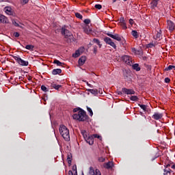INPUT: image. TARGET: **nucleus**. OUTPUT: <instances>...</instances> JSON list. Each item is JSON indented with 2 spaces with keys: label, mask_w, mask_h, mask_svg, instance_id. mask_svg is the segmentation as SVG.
Returning a JSON list of instances; mask_svg holds the SVG:
<instances>
[{
  "label": "nucleus",
  "mask_w": 175,
  "mask_h": 175,
  "mask_svg": "<svg viewBox=\"0 0 175 175\" xmlns=\"http://www.w3.org/2000/svg\"><path fill=\"white\" fill-rule=\"evenodd\" d=\"M93 42H94V43H96L98 44V46H99L100 48L102 47V45L100 44V41H99V40H98L96 38H94Z\"/></svg>",
  "instance_id": "obj_25"
},
{
  "label": "nucleus",
  "mask_w": 175,
  "mask_h": 175,
  "mask_svg": "<svg viewBox=\"0 0 175 175\" xmlns=\"http://www.w3.org/2000/svg\"><path fill=\"white\" fill-rule=\"evenodd\" d=\"M89 175H101V174H100V171H99V170H94V167H90Z\"/></svg>",
  "instance_id": "obj_10"
},
{
  "label": "nucleus",
  "mask_w": 175,
  "mask_h": 175,
  "mask_svg": "<svg viewBox=\"0 0 175 175\" xmlns=\"http://www.w3.org/2000/svg\"><path fill=\"white\" fill-rule=\"evenodd\" d=\"M85 61H87V57H85V56L81 57L78 61L79 66H83V64H85Z\"/></svg>",
  "instance_id": "obj_13"
},
{
  "label": "nucleus",
  "mask_w": 175,
  "mask_h": 175,
  "mask_svg": "<svg viewBox=\"0 0 175 175\" xmlns=\"http://www.w3.org/2000/svg\"><path fill=\"white\" fill-rule=\"evenodd\" d=\"M159 1V0H152V1L150 3L151 9H155V8H157Z\"/></svg>",
  "instance_id": "obj_19"
},
{
  "label": "nucleus",
  "mask_w": 175,
  "mask_h": 175,
  "mask_svg": "<svg viewBox=\"0 0 175 175\" xmlns=\"http://www.w3.org/2000/svg\"><path fill=\"white\" fill-rule=\"evenodd\" d=\"M83 53H84V47H81L75 51V53L72 54V57L77 58V57H80L81 54H83Z\"/></svg>",
  "instance_id": "obj_5"
},
{
  "label": "nucleus",
  "mask_w": 175,
  "mask_h": 175,
  "mask_svg": "<svg viewBox=\"0 0 175 175\" xmlns=\"http://www.w3.org/2000/svg\"><path fill=\"white\" fill-rule=\"evenodd\" d=\"M61 32L62 35H64L65 38L67 39V43L75 42V37H73V34H72L69 30L63 27Z\"/></svg>",
  "instance_id": "obj_2"
},
{
  "label": "nucleus",
  "mask_w": 175,
  "mask_h": 175,
  "mask_svg": "<svg viewBox=\"0 0 175 175\" xmlns=\"http://www.w3.org/2000/svg\"><path fill=\"white\" fill-rule=\"evenodd\" d=\"M88 111H89L90 113V116H91V117H92V116H94V112H92V109H91V108L90 107H87Z\"/></svg>",
  "instance_id": "obj_35"
},
{
  "label": "nucleus",
  "mask_w": 175,
  "mask_h": 175,
  "mask_svg": "<svg viewBox=\"0 0 175 175\" xmlns=\"http://www.w3.org/2000/svg\"><path fill=\"white\" fill-rule=\"evenodd\" d=\"M93 137H95V138H97V139H99L100 140H102V137L99 135H97V134H94L92 135Z\"/></svg>",
  "instance_id": "obj_36"
},
{
  "label": "nucleus",
  "mask_w": 175,
  "mask_h": 175,
  "mask_svg": "<svg viewBox=\"0 0 175 175\" xmlns=\"http://www.w3.org/2000/svg\"><path fill=\"white\" fill-rule=\"evenodd\" d=\"M139 107H141V109H142V110H144V111H146V110H147V106H146V105L139 104Z\"/></svg>",
  "instance_id": "obj_33"
},
{
  "label": "nucleus",
  "mask_w": 175,
  "mask_h": 175,
  "mask_svg": "<svg viewBox=\"0 0 175 175\" xmlns=\"http://www.w3.org/2000/svg\"><path fill=\"white\" fill-rule=\"evenodd\" d=\"M118 95H122V92H118Z\"/></svg>",
  "instance_id": "obj_52"
},
{
  "label": "nucleus",
  "mask_w": 175,
  "mask_h": 175,
  "mask_svg": "<svg viewBox=\"0 0 175 175\" xmlns=\"http://www.w3.org/2000/svg\"><path fill=\"white\" fill-rule=\"evenodd\" d=\"M172 169H175V164L172 165Z\"/></svg>",
  "instance_id": "obj_54"
},
{
  "label": "nucleus",
  "mask_w": 175,
  "mask_h": 175,
  "mask_svg": "<svg viewBox=\"0 0 175 175\" xmlns=\"http://www.w3.org/2000/svg\"><path fill=\"white\" fill-rule=\"evenodd\" d=\"M107 36H109V38H111L112 39H115V40H118V42H121L122 40L121 36H120L119 34L113 35L110 33H107Z\"/></svg>",
  "instance_id": "obj_8"
},
{
  "label": "nucleus",
  "mask_w": 175,
  "mask_h": 175,
  "mask_svg": "<svg viewBox=\"0 0 175 175\" xmlns=\"http://www.w3.org/2000/svg\"><path fill=\"white\" fill-rule=\"evenodd\" d=\"M85 141L90 146H92L94 144V137L92 135L88 136V137L86 138Z\"/></svg>",
  "instance_id": "obj_15"
},
{
  "label": "nucleus",
  "mask_w": 175,
  "mask_h": 175,
  "mask_svg": "<svg viewBox=\"0 0 175 175\" xmlns=\"http://www.w3.org/2000/svg\"><path fill=\"white\" fill-rule=\"evenodd\" d=\"M53 64H57V66H62L63 63L59 62V60L55 59Z\"/></svg>",
  "instance_id": "obj_28"
},
{
  "label": "nucleus",
  "mask_w": 175,
  "mask_h": 175,
  "mask_svg": "<svg viewBox=\"0 0 175 175\" xmlns=\"http://www.w3.org/2000/svg\"><path fill=\"white\" fill-rule=\"evenodd\" d=\"M59 132L62 136V137L66 140V142H68V140H70V135H69V129L66 128V126L62 125L59 129Z\"/></svg>",
  "instance_id": "obj_3"
},
{
  "label": "nucleus",
  "mask_w": 175,
  "mask_h": 175,
  "mask_svg": "<svg viewBox=\"0 0 175 175\" xmlns=\"http://www.w3.org/2000/svg\"><path fill=\"white\" fill-rule=\"evenodd\" d=\"M62 70L59 69V68H57V69H54L52 71V74L53 75H59V73H62Z\"/></svg>",
  "instance_id": "obj_22"
},
{
  "label": "nucleus",
  "mask_w": 175,
  "mask_h": 175,
  "mask_svg": "<svg viewBox=\"0 0 175 175\" xmlns=\"http://www.w3.org/2000/svg\"><path fill=\"white\" fill-rule=\"evenodd\" d=\"M122 92L126 94V95H135V90L132 89H126L125 88L122 89Z\"/></svg>",
  "instance_id": "obj_7"
},
{
  "label": "nucleus",
  "mask_w": 175,
  "mask_h": 175,
  "mask_svg": "<svg viewBox=\"0 0 175 175\" xmlns=\"http://www.w3.org/2000/svg\"><path fill=\"white\" fill-rule=\"evenodd\" d=\"M164 172H165L164 175H167L168 173H170V172H172V171H171V170H167L166 169H165Z\"/></svg>",
  "instance_id": "obj_43"
},
{
  "label": "nucleus",
  "mask_w": 175,
  "mask_h": 175,
  "mask_svg": "<svg viewBox=\"0 0 175 175\" xmlns=\"http://www.w3.org/2000/svg\"><path fill=\"white\" fill-rule=\"evenodd\" d=\"M167 24L169 31H174L175 27L174 23L172 22V21H167Z\"/></svg>",
  "instance_id": "obj_11"
},
{
  "label": "nucleus",
  "mask_w": 175,
  "mask_h": 175,
  "mask_svg": "<svg viewBox=\"0 0 175 175\" xmlns=\"http://www.w3.org/2000/svg\"><path fill=\"white\" fill-rule=\"evenodd\" d=\"M170 166V164H167V165H166V167H169Z\"/></svg>",
  "instance_id": "obj_55"
},
{
  "label": "nucleus",
  "mask_w": 175,
  "mask_h": 175,
  "mask_svg": "<svg viewBox=\"0 0 175 175\" xmlns=\"http://www.w3.org/2000/svg\"><path fill=\"white\" fill-rule=\"evenodd\" d=\"M3 0H0V2H3Z\"/></svg>",
  "instance_id": "obj_58"
},
{
  "label": "nucleus",
  "mask_w": 175,
  "mask_h": 175,
  "mask_svg": "<svg viewBox=\"0 0 175 175\" xmlns=\"http://www.w3.org/2000/svg\"><path fill=\"white\" fill-rule=\"evenodd\" d=\"M165 83H170V79H169V78H165Z\"/></svg>",
  "instance_id": "obj_49"
},
{
  "label": "nucleus",
  "mask_w": 175,
  "mask_h": 175,
  "mask_svg": "<svg viewBox=\"0 0 175 175\" xmlns=\"http://www.w3.org/2000/svg\"><path fill=\"white\" fill-rule=\"evenodd\" d=\"M83 29V32H85V33H87V35H90V33L92 32V29L90 28V26H85Z\"/></svg>",
  "instance_id": "obj_14"
},
{
  "label": "nucleus",
  "mask_w": 175,
  "mask_h": 175,
  "mask_svg": "<svg viewBox=\"0 0 175 175\" xmlns=\"http://www.w3.org/2000/svg\"><path fill=\"white\" fill-rule=\"evenodd\" d=\"M33 45H27L25 46V49H27V50H31L33 51Z\"/></svg>",
  "instance_id": "obj_32"
},
{
  "label": "nucleus",
  "mask_w": 175,
  "mask_h": 175,
  "mask_svg": "<svg viewBox=\"0 0 175 175\" xmlns=\"http://www.w3.org/2000/svg\"><path fill=\"white\" fill-rule=\"evenodd\" d=\"M87 85H88L89 87L92 88V85L91 84H90V83H87Z\"/></svg>",
  "instance_id": "obj_53"
},
{
  "label": "nucleus",
  "mask_w": 175,
  "mask_h": 175,
  "mask_svg": "<svg viewBox=\"0 0 175 175\" xmlns=\"http://www.w3.org/2000/svg\"><path fill=\"white\" fill-rule=\"evenodd\" d=\"M73 111L74 113H76L78 111V113H75L72 115L73 119L77 120V121H85L87 118H88L87 113H85L84 110L80 108H75L73 109Z\"/></svg>",
  "instance_id": "obj_1"
},
{
  "label": "nucleus",
  "mask_w": 175,
  "mask_h": 175,
  "mask_svg": "<svg viewBox=\"0 0 175 175\" xmlns=\"http://www.w3.org/2000/svg\"><path fill=\"white\" fill-rule=\"evenodd\" d=\"M52 87L53 88H55V90H59V88H61L62 86L60 85H56L53 83Z\"/></svg>",
  "instance_id": "obj_29"
},
{
  "label": "nucleus",
  "mask_w": 175,
  "mask_h": 175,
  "mask_svg": "<svg viewBox=\"0 0 175 175\" xmlns=\"http://www.w3.org/2000/svg\"><path fill=\"white\" fill-rule=\"evenodd\" d=\"M88 92H91V94H92L95 96H96V95H98V90H96V89H88Z\"/></svg>",
  "instance_id": "obj_21"
},
{
  "label": "nucleus",
  "mask_w": 175,
  "mask_h": 175,
  "mask_svg": "<svg viewBox=\"0 0 175 175\" xmlns=\"http://www.w3.org/2000/svg\"><path fill=\"white\" fill-rule=\"evenodd\" d=\"M74 175H77V171L75 172V174Z\"/></svg>",
  "instance_id": "obj_56"
},
{
  "label": "nucleus",
  "mask_w": 175,
  "mask_h": 175,
  "mask_svg": "<svg viewBox=\"0 0 175 175\" xmlns=\"http://www.w3.org/2000/svg\"><path fill=\"white\" fill-rule=\"evenodd\" d=\"M14 36H15V38H18V36H20V33H18V32H14Z\"/></svg>",
  "instance_id": "obj_44"
},
{
  "label": "nucleus",
  "mask_w": 175,
  "mask_h": 175,
  "mask_svg": "<svg viewBox=\"0 0 175 175\" xmlns=\"http://www.w3.org/2000/svg\"><path fill=\"white\" fill-rule=\"evenodd\" d=\"M82 135H83L85 140H86V139L88 137V136H87V133L85 131H83Z\"/></svg>",
  "instance_id": "obj_41"
},
{
  "label": "nucleus",
  "mask_w": 175,
  "mask_h": 175,
  "mask_svg": "<svg viewBox=\"0 0 175 175\" xmlns=\"http://www.w3.org/2000/svg\"><path fill=\"white\" fill-rule=\"evenodd\" d=\"M123 1H126L127 0H123Z\"/></svg>",
  "instance_id": "obj_61"
},
{
  "label": "nucleus",
  "mask_w": 175,
  "mask_h": 175,
  "mask_svg": "<svg viewBox=\"0 0 175 175\" xmlns=\"http://www.w3.org/2000/svg\"><path fill=\"white\" fill-rule=\"evenodd\" d=\"M147 47L151 48V47H154V44L152 43H150L147 45Z\"/></svg>",
  "instance_id": "obj_48"
},
{
  "label": "nucleus",
  "mask_w": 175,
  "mask_h": 175,
  "mask_svg": "<svg viewBox=\"0 0 175 175\" xmlns=\"http://www.w3.org/2000/svg\"><path fill=\"white\" fill-rule=\"evenodd\" d=\"M94 8H95L96 9H98V10H100V9H102V5H100V4H96V5H94Z\"/></svg>",
  "instance_id": "obj_38"
},
{
  "label": "nucleus",
  "mask_w": 175,
  "mask_h": 175,
  "mask_svg": "<svg viewBox=\"0 0 175 175\" xmlns=\"http://www.w3.org/2000/svg\"><path fill=\"white\" fill-rule=\"evenodd\" d=\"M131 100H133L134 102H137L139 100V98L137 96H131L130 98Z\"/></svg>",
  "instance_id": "obj_26"
},
{
  "label": "nucleus",
  "mask_w": 175,
  "mask_h": 175,
  "mask_svg": "<svg viewBox=\"0 0 175 175\" xmlns=\"http://www.w3.org/2000/svg\"><path fill=\"white\" fill-rule=\"evenodd\" d=\"M0 23H5V24H8L9 23V20H8L6 16L0 14Z\"/></svg>",
  "instance_id": "obj_16"
},
{
  "label": "nucleus",
  "mask_w": 175,
  "mask_h": 175,
  "mask_svg": "<svg viewBox=\"0 0 175 175\" xmlns=\"http://www.w3.org/2000/svg\"><path fill=\"white\" fill-rule=\"evenodd\" d=\"M83 23H85V24H86V25H88V24H90L91 23V20L90 19H85L83 21Z\"/></svg>",
  "instance_id": "obj_39"
},
{
  "label": "nucleus",
  "mask_w": 175,
  "mask_h": 175,
  "mask_svg": "<svg viewBox=\"0 0 175 175\" xmlns=\"http://www.w3.org/2000/svg\"><path fill=\"white\" fill-rule=\"evenodd\" d=\"M23 1V3L24 4V5H25V3H28V1L29 0H22Z\"/></svg>",
  "instance_id": "obj_51"
},
{
  "label": "nucleus",
  "mask_w": 175,
  "mask_h": 175,
  "mask_svg": "<svg viewBox=\"0 0 175 175\" xmlns=\"http://www.w3.org/2000/svg\"><path fill=\"white\" fill-rule=\"evenodd\" d=\"M75 16L77 18H79L80 20H83V16L80 14V13H75Z\"/></svg>",
  "instance_id": "obj_31"
},
{
  "label": "nucleus",
  "mask_w": 175,
  "mask_h": 175,
  "mask_svg": "<svg viewBox=\"0 0 175 175\" xmlns=\"http://www.w3.org/2000/svg\"><path fill=\"white\" fill-rule=\"evenodd\" d=\"M172 69H175V66H169L168 67L165 68V70H172Z\"/></svg>",
  "instance_id": "obj_30"
},
{
  "label": "nucleus",
  "mask_w": 175,
  "mask_h": 175,
  "mask_svg": "<svg viewBox=\"0 0 175 175\" xmlns=\"http://www.w3.org/2000/svg\"><path fill=\"white\" fill-rule=\"evenodd\" d=\"M98 51V47L97 46H94V54H96Z\"/></svg>",
  "instance_id": "obj_45"
},
{
  "label": "nucleus",
  "mask_w": 175,
  "mask_h": 175,
  "mask_svg": "<svg viewBox=\"0 0 175 175\" xmlns=\"http://www.w3.org/2000/svg\"><path fill=\"white\" fill-rule=\"evenodd\" d=\"M19 80H21V77H19Z\"/></svg>",
  "instance_id": "obj_59"
},
{
  "label": "nucleus",
  "mask_w": 175,
  "mask_h": 175,
  "mask_svg": "<svg viewBox=\"0 0 175 175\" xmlns=\"http://www.w3.org/2000/svg\"><path fill=\"white\" fill-rule=\"evenodd\" d=\"M135 54H139V55H142L143 52L142 51H136Z\"/></svg>",
  "instance_id": "obj_42"
},
{
  "label": "nucleus",
  "mask_w": 175,
  "mask_h": 175,
  "mask_svg": "<svg viewBox=\"0 0 175 175\" xmlns=\"http://www.w3.org/2000/svg\"><path fill=\"white\" fill-rule=\"evenodd\" d=\"M161 36H162V30H159L156 35V39H161Z\"/></svg>",
  "instance_id": "obj_27"
},
{
  "label": "nucleus",
  "mask_w": 175,
  "mask_h": 175,
  "mask_svg": "<svg viewBox=\"0 0 175 175\" xmlns=\"http://www.w3.org/2000/svg\"><path fill=\"white\" fill-rule=\"evenodd\" d=\"M72 156L68 155V158H67V161L68 162V165H71L72 164Z\"/></svg>",
  "instance_id": "obj_34"
},
{
  "label": "nucleus",
  "mask_w": 175,
  "mask_h": 175,
  "mask_svg": "<svg viewBox=\"0 0 175 175\" xmlns=\"http://www.w3.org/2000/svg\"><path fill=\"white\" fill-rule=\"evenodd\" d=\"M133 19H130L129 20V24H131V25H133Z\"/></svg>",
  "instance_id": "obj_50"
},
{
  "label": "nucleus",
  "mask_w": 175,
  "mask_h": 175,
  "mask_svg": "<svg viewBox=\"0 0 175 175\" xmlns=\"http://www.w3.org/2000/svg\"><path fill=\"white\" fill-rule=\"evenodd\" d=\"M104 41L107 44H109V46H111V47H113V49H117V46H116V44L113 42L111 39L109 37H107L104 39Z\"/></svg>",
  "instance_id": "obj_6"
},
{
  "label": "nucleus",
  "mask_w": 175,
  "mask_h": 175,
  "mask_svg": "<svg viewBox=\"0 0 175 175\" xmlns=\"http://www.w3.org/2000/svg\"><path fill=\"white\" fill-rule=\"evenodd\" d=\"M120 21V25L122 27L123 29H126V23H125V19H124V17H121L119 20Z\"/></svg>",
  "instance_id": "obj_12"
},
{
  "label": "nucleus",
  "mask_w": 175,
  "mask_h": 175,
  "mask_svg": "<svg viewBox=\"0 0 175 175\" xmlns=\"http://www.w3.org/2000/svg\"><path fill=\"white\" fill-rule=\"evenodd\" d=\"M12 24L15 25V27H21L16 21H12Z\"/></svg>",
  "instance_id": "obj_40"
},
{
  "label": "nucleus",
  "mask_w": 175,
  "mask_h": 175,
  "mask_svg": "<svg viewBox=\"0 0 175 175\" xmlns=\"http://www.w3.org/2000/svg\"><path fill=\"white\" fill-rule=\"evenodd\" d=\"M14 59L19 64V65H21L22 66H28V62L23 60L18 56H15Z\"/></svg>",
  "instance_id": "obj_4"
},
{
  "label": "nucleus",
  "mask_w": 175,
  "mask_h": 175,
  "mask_svg": "<svg viewBox=\"0 0 175 175\" xmlns=\"http://www.w3.org/2000/svg\"><path fill=\"white\" fill-rule=\"evenodd\" d=\"M98 161H99V162H105V158H103V157H100V158L98 159Z\"/></svg>",
  "instance_id": "obj_46"
},
{
  "label": "nucleus",
  "mask_w": 175,
  "mask_h": 175,
  "mask_svg": "<svg viewBox=\"0 0 175 175\" xmlns=\"http://www.w3.org/2000/svg\"><path fill=\"white\" fill-rule=\"evenodd\" d=\"M117 0H113V3H114V2H116Z\"/></svg>",
  "instance_id": "obj_57"
},
{
  "label": "nucleus",
  "mask_w": 175,
  "mask_h": 175,
  "mask_svg": "<svg viewBox=\"0 0 175 175\" xmlns=\"http://www.w3.org/2000/svg\"><path fill=\"white\" fill-rule=\"evenodd\" d=\"M126 77H128V75H126Z\"/></svg>",
  "instance_id": "obj_60"
},
{
  "label": "nucleus",
  "mask_w": 175,
  "mask_h": 175,
  "mask_svg": "<svg viewBox=\"0 0 175 175\" xmlns=\"http://www.w3.org/2000/svg\"><path fill=\"white\" fill-rule=\"evenodd\" d=\"M41 90H42V91H44V92H47V91H49L47 90V88H46V86H44V85L41 86Z\"/></svg>",
  "instance_id": "obj_37"
},
{
  "label": "nucleus",
  "mask_w": 175,
  "mask_h": 175,
  "mask_svg": "<svg viewBox=\"0 0 175 175\" xmlns=\"http://www.w3.org/2000/svg\"><path fill=\"white\" fill-rule=\"evenodd\" d=\"M133 69H135V70H137V72H139L140 70V67H139L138 64H135L133 65Z\"/></svg>",
  "instance_id": "obj_23"
},
{
  "label": "nucleus",
  "mask_w": 175,
  "mask_h": 175,
  "mask_svg": "<svg viewBox=\"0 0 175 175\" xmlns=\"http://www.w3.org/2000/svg\"><path fill=\"white\" fill-rule=\"evenodd\" d=\"M131 34L133 35V36H134V38H135V39H137V38H139V34H137V31H136L135 30H133Z\"/></svg>",
  "instance_id": "obj_24"
},
{
  "label": "nucleus",
  "mask_w": 175,
  "mask_h": 175,
  "mask_svg": "<svg viewBox=\"0 0 175 175\" xmlns=\"http://www.w3.org/2000/svg\"><path fill=\"white\" fill-rule=\"evenodd\" d=\"M72 170H74V172L75 171V172H77V167L76 165H73Z\"/></svg>",
  "instance_id": "obj_47"
},
{
  "label": "nucleus",
  "mask_w": 175,
  "mask_h": 175,
  "mask_svg": "<svg viewBox=\"0 0 175 175\" xmlns=\"http://www.w3.org/2000/svg\"><path fill=\"white\" fill-rule=\"evenodd\" d=\"M4 10L7 14H9V16H13V11L12 10V8L5 7Z\"/></svg>",
  "instance_id": "obj_18"
},
{
  "label": "nucleus",
  "mask_w": 175,
  "mask_h": 175,
  "mask_svg": "<svg viewBox=\"0 0 175 175\" xmlns=\"http://www.w3.org/2000/svg\"><path fill=\"white\" fill-rule=\"evenodd\" d=\"M123 61L126 64V65H129L130 66L132 65V60L131 57L128 55H124L122 57Z\"/></svg>",
  "instance_id": "obj_9"
},
{
  "label": "nucleus",
  "mask_w": 175,
  "mask_h": 175,
  "mask_svg": "<svg viewBox=\"0 0 175 175\" xmlns=\"http://www.w3.org/2000/svg\"><path fill=\"white\" fill-rule=\"evenodd\" d=\"M113 166H114L113 161H109L105 164L104 167H105V169H112Z\"/></svg>",
  "instance_id": "obj_17"
},
{
  "label": "nucleus",
  "mask_w": 175,
  "mask_h": 175,
  "mask_svg": "<svg viewBox=\"0 0 175 175\" xmlns=\"http://www.w3.org/2000/svg\"><path fill=\"white\" fill-rule=\"evenodd\" d=\"M162 117H163L162 113H155L152 116V118H154V120H161V118H162Z\"/></svg>",
  "instance_id": "obj_20"
}]
</instances>
